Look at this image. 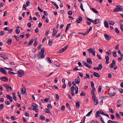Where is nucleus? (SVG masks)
Masks as SVG:
<instances>
[{"label": "nucleus", "mask_w": 123, "mask_h": 123, "mask_svg": "<svg viewBox=\"0 0 123 123\" xmlns=\"http://www.w3.org/2000/svg\"><path fill=\"white\" fill-rule=\"evenodd\" d=\"M41 51H40L38 54V59H40V58H43L45 57V55H44V48H42L41 49Z\"/></svg>", "instance_id": "f257e3e1"}, {"label": "nucleus", "mask_w": 123, "mask_h": 123, "mask_svg": "<svg viewBox=\"0 0 123 123\" xmlns=\"http://www.w3.org/2000/svg\"><path fill=\"white\" fill-rule=\"evenodd\" d=\"M117 8H115L114 9V11L115 12H118L122 11L123 9V7L120 5H118L116 6Z\"/></svg>", "instance_id": "f03ea898"}, {"label": "nucleus", "mask_w": 123, "mask_h": 123, "mask_svg": "<svg viewBox=\"0 0 123 123\" xmlns=\"http://www.w3.org/2000/svg\"><path fill=\"white\" fill-rule=\"evenodd\" d=\"M18 76L19 77H21L24 74V72L23 70H19L18 71V73H16Z\"/></svg>", "instance_id": "7ed1b4c3"}, {"label": "nucleus", "mask_w": 123, "mask_h": 123, "mask_svg": "<svg viewBox=\"0 0 123 123\" xmlns=\"http://www.w3.org/2000/svg\"><path fill=\"white\" fill-rule=\"evenodd\" d=\"M68 45H66V46L64 47L63 48H62L61 49H60L58 52V53H61L64 51H65L66 49H67L68 48Z\"/></svg>", "instance_id": "20e7f679"}, {"label": "nucleus", "mask_w": 123, "mask_h": 123, "mask_svg": "<svg viewBox=\"0 0 123 123\" xmlns=\"http://www.w3.org/2000/svg\"><path fill=\"white\" fill-rule=\"evenodd\" d=\"M104 36L105 39L107 40H109L112 38L111 36L106 34H105L104 35Z\"/></svg>", "instance_id": "39448f33"}, {"label": "nucleus", "mask_w": 123, "mask_h": 123, "mask_svg": "<svg viewBox=\"0 0 123 123\" xmlns=\"http://www.w3.org/2000/svg\"><path fill=\"white\" fill-rule=\"evenodd\" d=\"M0 80L3 81H8V78L6 77H1L0 78Z\"/></svg>", "instance_id": "423d86ee"}, {"label": "nucleus", "mask_w": 123, "mask_h": 123, "mask_svg": "<svg viewBox=\"0 0 123 123\" xmlns=\"http://www.w3.org/2000/svg\"><path fill=\"white\" fill-rule=\"evenodd\" d=\"M0 71L1 73L5 74H7L6 71L4 70L3 68H0Z\"/></svg>", "instance_id": "0eeeda50"}, {"label": "nucleus", "mask_w": 123, "mask_h": 123, "mask_svg": "<svg viewBox=\"0 0 123 123\" xmlns=\"http://www.w3.org/2000/svg\"><path fill=\"white\" fill-rule=\"evenodd\" d=\"M116 62L115 60H113L111 63L110 65V67H111L112 68H113V67L115 65Z\"/></svg>", "instance_id": "6e6552de"}, {"label": "nucleus", "mask_w": 123, "mask_h": 123, "mask_svg": "<svg viewBox=\"0 0 123 123\" xmlns=\"http://www.w3.org/2000/svg\"><path fill=\"white\" fill-rule=\"evenodd\" d=\"M21 92L22 94H26V89L25 87H24L23 88H22L21 89Z\"/></svg>", "instance_id": "1a4fd4ad"}, {"label": "nucleus", "mask_w": 123, "mask_h": 123, "mask_svg": "<svg viewBox=\"0 0 123 123\" xmlns=\"http://www.w3.org/2000/svg\"><path fill=\"white\" fill-rule=\"evenodd\" d=\"M82 61L83 62V64H84L85 66L89 68H91V66L89 64H88L86 62H85L83 61Z\"/></svg>", "instance_id": "9d476101"}, {"label": "nucleus", "mask_w": 123, "mask_h": 123, "mask_svg": "<svg viewBox=\"0 0 123 123\" xmlns=\"http://www.w3.org/2000/svg\"><path fill=\"white\" fill-rule=\"evenodd\" d=\"M87 62L90 64H91L92 63V62L91 60V58H86Z\"/></svg>", "instance_id": "9b49d317"}, {"label": "nucleus", "mask_w": 123, "mask_h": 123, "mask_svg": "<svg viewBox=\"0 0 123 123\" xmlns=\"http://www.w3.org/2000/svg\"><path fill=\"white\" fill-rule=\"evenodd\" d=\"M82 18L81 17L79 16V19L76 20L77 22L78 23H79L80 22L82 21Z\"/></svg>", "instance_id": "f8f14e48"}, {"label": "nucleus", "mask_w": 123, "mask_h": 123, "mask_svg": "<svg viewBox=\"0 0 123 123\" xmlns=\"http://www.w3.org/2000/svg\"><path fill=\"white\" fill-rule=\"evenodd\" d=\"M12 39L10 38H9L7 40V43L9 45H10L12 43Z\"/></svg>", "instance_id": "ddd939ff"}, {"label": "nucleus", "mask_w": 123, "mask_h": 123, "mask_svg": "<svg viewBox=\"0 0 123 123\" xmlns=\"http://www.w3.org/2000/svg\"><path fill=\"white\" fill-rule=\"evenodd\" d=\"M104 24L106 28H108L109 27V25L108 22L107 21H105L104 22Z\"/></svg>", "instance_id": "4468645a"}, {"label": "nucleus", "mask_w": 123, "mask_h": 123, "mask_svg": "<svg viewBox=\"0 0 123 123\" xmlns=\"http://www.w3.org/2000/svg\"><path fill=\"white\" fill-rule=\"evenodd\" d=\"M102 68V65L101 64H99L98 67H97V70H99L101 69Z\"/></svg>", "instance_id": "2eb2a0df"}, {"label": "nucleus", "mask_w": 123, "mask_h": 123, "mask_svg": "<svg viewBox=\"0 0 123 123\" xmlns=\"http://www.w3.org/2000/svg\"><path fill=\"white\" fill-rule=\"evenodd\" d=\"M100 19H95L94 20V21L93 22V23L96 24L98 23L99 22Z\"/></svg>", "instance_id": "dca6fc26"}, {"label": "nucleus", "mask_w": 123, "mask_h": 123, "mask_svg": "<svg viewBox=\"0 0 123 123\" xmlns=\"http://www.w3.org/2000/svg\"><path fill=\"white\" fill-rule=\"evenodd\" d=\"M71 25V24L69 23L66 26V28L65 32H67V31L68 30V29L69 28L70 26Z\"/></svg>", "instance_id": "f3484780"}, {"label": "nucleus", "mask_w": 123, "mask_h": 123, "mask_svg": "<svg viewBox=\"0 0 123 123\" xmlns=\"http://www.w3.org/2000/svg\"><path fill=\"white\" fill-rule=\"evenodd\" d=\"M93 75L94 76L98 78H99L100 76V75L98 73L96 72H94V73Z\"/></svg>", "instance_id": "a211bd4d"}, {"label": "nucleus", "mask_w": 123, "mask_h": 123, "mask_svg": "<svg viewBox=\"0 0 123 123\" xmlns=\"http://www.w3.org/2000/svg\"><path fill=\"white\" fill-rule=\"evenodd\" d=\"M93 100H94V104L95 105H97L98 103V100L97 99H95H95Z\"/></svg>", "instance_id": "6ab92c4d"}, {"label": "nucleus", "mask_w": 123, "mask_h": 123, "mask_svg": "<svg viewBox=\"0 0 123 123\" xmlns=\"http://www.w3.org/2000/svg\"><path fill=\"white\" fill-rule=\"evenodd\" d=\"M53 40L49 39V41L48 44L49 46H51L52 44Z\"/></svg>", "instance_id": "aec40b11"}, {"label": "nucleus", "mask_w": 123, "mask_h": 123, "mask_svg": "<svg viewBox=\"0 0 123 123\" xmlns=\"http://www.w3.org/2000/svg\"><path fill=\"white\" fill-rule=\"evenodd\" d=\"M99 114H100L99 111H98L96 112L95 114V116L96 118L100 117L99 116Z\"/></svg>", "instance_id": "412c9836"}, {"label": "nucleus", "mask_w": 123, "mask_h": 123, "mask_svg": "<svg viewBox=\"0 0 123 123\" xmlns=\"http://www.w3.org/2000/svg\"><path fill=\"white\" fill-rule=\"evenodd\" d=\"M57 31H56V30H54L52 33V36L53 37H54L57 34Z\"/></svg>", "instance_id": "4be33fe9"}, {"label": "nucleus", "mask_w": 123, "mask_h": 123, "mask_svg": "<svg viewBox=\"0 0 123 123\" xmlns=\"http://www.w3.org/2000/svg\"><path fill=\"white\" fill-rule=\"evenodd\" d=\"M93 50L92 48H90L87 50V51H88V53L90 54L92 53L93 51Z\"/></svg>", "instance_id": "5701e85b"}, {"label": "nucleus", "mask_w": 123, "mask_h": 123, "mask_svg": "<svg viewBox=\"0 0 123 123\" xmlns=\"http://www.w3.org/2000/svg\"><path fill=\"white\" fill-rule=\"evenodd\" d=\"M46 59L47 61L50 64L52 63L51 61L50 60V58L49 57H47Z\"/></svg>", "instance_id": "b1692460"}, {"label": "nucleus", "mask_w": 123, "mask_h": 123, "mask_svg": "<svg viewBox=\"0 0 123 123\" xmlns=\"http://www.w3.org/2000/svg\"><path fill=\"white\" fill-rule=\"evenodd\" d=\"M32 106L33 107L32 109L33 108H34L35 109H36V108L38 107V105L36 104L35 103H33L32 104Z\"/></svg>", "instance_id": "393cba45"}, {"label": "nucleus", "mask_w": 123, "mask_h": 123, "mask_svg": "<svg viewBox=\"0 0 123 123\" xmlns=\"http://www.w3.org/2000/svg\"><path fill=\"white\" fill-rule=\"evenodd\" d=\"M33 39H31L30 40V41L28 43V45H31L33 43Z\"/></svg>", "instance_id": "a878e982"}, {"label": "nucleus", "mask_w": 123, "mask_h": 123, "mask_svg": "<svg viewBox=\"0 0 123 123\" xmlns=\"http://www.w3.org/2000/svg\"><path fill=\"white\" fill-rule=\"evenodd\" d=\"M75 82L76 84H78L80 83V81L79 79L76 78L75 80Z\"/></svg>", "instance_id": "bb28decb"}, {"label": "nucleus", "mask_w": 123, "mask_h": 123, "mask_svg": "<svg viewBox=\"0 0 123 123\" xmlns=\"http://www.w3.org/2000/svg\"><path fill=\"white\" fill-rule=\"evenodd\" d=\"M3 59L4 60H6L8 58V57L7 56V55H5L4 54V55H3V56L2 57Z\"/></svg>", "instance_id": "cd10ccee"}, {"label": "nucleus", "mask_w": 123, "mask_h": 123, "mask_svg": "<svg viewBox=\"0 0 123 123\" xmlns=\"http://www.w3.org/2000/svg\"><path fill=\"white\" fill-rule=\"evenodd\" d=\"M76 106L77 108H79L80 107L79 102L78 101V102H76Z\"/></svg>", "instance_id": "c85d7f7f"}, {"label": "nucleus", "mask_w": 123, "mask_h": 123, "mask_svg": "<svg viewBox=\"0 0 123 123\" xmlns=\"http://www.w3.org/2000/svg\"><path fill=\"white\" fill-rule=\"evenodd\" d=\"M39 118L40 119L43 120H44L45 119V117L42 115L40 116Z\"/></svg>", "instance_id": "c756f323"}, {"label": "nucleus", "mask_w": 123, "mask_h": 123, "mask_svg": "<svg viewBox=\"0 0 123 123\" xmlns=\"http://www.w3.org/2000/svg\"><path fill=\"white\" fill-rule=\"evenodd\" d=\"M91 10L95 13H98V11L94 8H91Z\"/></svg>", "instance_id": "7c9ffc66"}, {"label": "nucleus", "mask_w": 123, "mask_h": 123, "mask_svg": "<svg viewBox=\"0 0 123 123\" xmlns=\"http://www.w3.org/2000/svg\"><path fill=\"white\" fill-rule=\"evenodd\" d=\"M86 93L84 91H82L80 93V95L81 96H84L86 95Z\"/></svg>", "instance_id": "2f4dec72"}, {"label": "nucleus", "mask_w": 123, "mask_h": 123, "mask_svg": "<svg viewBox=\"0 0 123 123\" xmlns=\"http://www.w3.org/2000/svg\"><path fill=\"white\" fill-rule=\"evenodd\" d=\"M115 31L116 33L118 34L119 33L120 31L117 28H116L115 29Z\"/></svg>", "instance_id": "473e14b6"}, {"label": "nucleus", "mask_w": 123, "mask_h": 123, "mask_svg": "<svg viewBox=\"0 0 123 123\" xmlns=\"http://www.w3.org/2000/svg\"><path fill=\"white\" fill-rule=\"evenodd\" d=\"M115 116L117 118V119H120V116L118 113H116L115 114Z\"/></svg>", "instance_id": "72a5a7b5"}, {"label": "nucleus", "mask_w": 123, "mask_h": 123, "mask_svg": "<svg viewBox=\"0 0 123 123\" xmlns=\"http://www.w3.org/2000/svg\"><path fill=\"white\" fill-rule=\"evenodd\" d=\"M109 23L110 25H114V23L113 21H109Z\"/></svg>", "instance_id": "f704fd0d"}, {"label": "nucleus", "mask_w": 123, "mask_h": 123, "mask_svg": "<svg viewBox=\"0 0 123 123\" xmlns=\"http://www.w3.org/2000/svg\"><path fill=\"white\" fill-rule=\"evenodd\" d=\"M13 37L18 41L19 40V38L16 35H14Z\"/></svg>", "instance_id": "c9c22d12"}, {"label": "nucleus", "mask_w": 123, "mask_h": 123, "mask_svg": "<svg viewBox=\"0 0 123 123\" xmlns=\"http://www.w3.org/2000/svg\"><path fill=\"white\" fill-rule=\"evenodd\" d=\"M45 112L46 113H49L50 112V110L48 109L47 108H46L45 109Z\"/></svg>", "instance_id": "e433bc0d"}, {"label": "nucleus", "mask_w": 123, "mask_h": 123, "mask_svg": "<svg viewBox=\"0 0 123 123\" xmlns=\"http://www.w3.org/2000/svg\"><path fill=\"white\" fill-rule=\"evenodd\" d=\"M92 109L86 115V116H90V115L92 113Z\"/></svg>", "instance_id": "4c0bfd02"}, {"label": "nucleus", "mask_w": 123, "mask_h": 123, "mask_svg": "<svg viewBox=\"0 0 123 123\" xmlns=\"http://www.w3.org/2000/svg\"><path fill=\"white\" fill-rule=\"evenodd\" d=\"M56 99L58 101L59 100V97L58 95L57 94H55Z\"/></svg>", "instance_id": "58836bf2"}, {"label": "nucleus", "mask_w": 123, "mask_h": 123, "mask_svg": "<svg viewBox=\"0 0 123 123\" xmlns=\"http://www.w3.org/2000/svg\"><path fill=\"white\" fill-rule=\"evenodd\" d=\"M70 89L71 91L74 92L75 89V87L74 86H72L71 87Z\"/></svg>", "instance_id": "ea45409f"}, {"label": "nucleus", "mask_w": 123, "mask_h": 123, "mask_svg": "<svg viewBox=\"0 0 123 123\" xmlns=\"http://www.w3.org/2000/svg\"><path fill=\"white\" fill-rule=\"evenodd\" d=\"M26 5L24 4L23 6V9H22L23 10H25L26 9Z\"/></svg>", "instance_id": "a19ab883"}, {"label": "nucleus", "mask_w": 123, "mask_h": 123, "mask_svg": "<svg viewBox=\"0 0 123 123\" xmlns=\"http://www.w3.org/2000/svg\"><path fill=\"white\" fill-rule=\"evenodd\" d=\"M30 2L29 0L27 1L26 2V5L27 6H29Z\"/></svg>", "instance_id": "79ce46f5"}, {"label": "nucleus", "mask_w": 123, "mask_h": 123, "mask_svg": "<svg viewBox=\"0 0 123 123\" xmlns=\"http://www.w3.org/2000/svg\"><path fill=\"white\" fill-rule=\"evenodd\" d=\"M80 8H81V10L82 11H84L85 10L84 9H83V5H82V3H81V5H80Z\"/></svg>", "instance_id": "37998d69"}, {"label": "nucleus", "mask_w": 123, "mask_h": 123, "mask_svg": "<svg viewBox=\"0 0 123 123\" xmlns=\"http://www.w3.org/2000/svg\"><path fill=\"white\" fill-rule=\"evenodd\" d=\"M15 31L16 33L17 34H18L20 32L19 30L18 29H16Z\"/></svg>", "instance_id": "c03bdc74"}, {"label": "nucleus", "mask_w": 123, "mask_h": 123, "mask_svg": "<svg viewBox=\"0 0 123 123\" xmlns=\"http://www.w3.org/2000/svg\"><path fill=\"white\" fill-rule=\"evenodd\" d=\"M5 104L7 105H9L10 104V103L8 101H5Z\"/></svg>", "instance_id": "a18cd8bd"}, {"label": "nucleus", "mask_w": 123, "mask_h": 123, "mask_svg": "<svg viewBox=\"0 0 123 123\" xmlns=\"http://www.w3.org/2000/svg\"><path fill=\"white\" fill-rule=\"evenodd\" d=\"M8 73L9 74H17V73H15L14 72H11L10 71H9L8 72Z\"/></svg>", "instance_id": "49530a36"}, {"label": "nucleus", "mask_w": 123, "mask_h": 123, "mask_svg": "<svg viewBox=\"0 0 123 123\" xmlns=\"http://www.w3.org/2000/svg\"><path fill=\"white\" fill-rule=\"evenodd\" d=\"M100 113L104 115H105V113L103 112V111L101 110L100 111H99Z\"/></svg>", "instance_id": "de8ad7c7"}, {"label": "nucleus", "mask_w": 123, "mask_h": 123, "mask_svg": "<svg viewBox=\"0 0 123 123\" xmlns=\"http://www.w3.org/2000/svg\"><path fill=\"white\" fill-rule=\"evenodd\" d=\"M92 98L93 99H95H95H96V95L95 93H94V94H93Z\"/></svg>", "instance_id": "09e8293b"}, {"label": "nucleus", "mask_w": 123, "mask_h": 123, "mask_svg": "<svg viewBox=\"0 0 123 123\" xmlns=\"http://www.w3.org/2000/svg\"><path fill=\"white\" fill-rule=\"evenodd\" d=\"M5 32L4 31H1L0 32V35L2 36L5 34Z\"/></svg>", "instance_id": "8fccbe9b"}, {"label": "nucleus", "mask_w": 123, "mask_h": 123, "mask_svg": "<svg viewBox=\"0 0 123 123\" xmlns=\"http://www.w3.org/2000/svg\"><path fill=\"white\" fill-rule=\"evenodd\" d=\"M119 91L120 93H122L123 92V89L121 88L119 89Z\"/></svg>", "instance_id": "3c124183"}, {"label": "nucleus", "mask_w": 123, "mask_h": 123, "mask_svg": "<svg viewBox=\"0 0 123 123\" xmlns=\"http://www.w3.org/2000/svg\"><path fill=\"white\" fill-rule=\"evenodd\" d=\"M49 98H46L44 100V101L47 102L49 101Z\"/></svg>", "instance_id": "603ef678"}, {"label": "nucleus", "mask_w": 123, "mask_h": 123, "mask_svg": "<svg viewBox=\"0 0 123 123\" xmlns=\"http://www.w3.org/2000/svg\"><path fill=\"white\" fill-rule=\"evenodd\" d=\"M115 117L114 115L113 114H111V118L112 120L114 119L115 118Z\"/></svg>", "instance_id": "864d4df0"}, {"label": "nucleus", "mask_w": 123, "mask_h": 123, "mask_svg": "<svg viewBox=\"0 0 123 123\" xmlns=\"http://www.w3.org/2000/svg\"><path fill=\"white\" fill-rule=\"evenodd\" d=\"M11 118L13 120H15L16 119V118H15V117L13 116H11Z\"/></svg>", "instance_id": "5fc2aeb1"}, {"label": "nucleus", "mask_w": 123, "mask_h": 123, "mask_svg": "<svg viewBox=\"0 0 123 123\" xmlns=\"http://www.w3.org/2000/svg\"><path fill=\"white\" fill-rule=\"evenodd\" d=\"M17 94H18V96L19 97L20 99H21V96H20L21 94H20V93L19 91H18V92Z\"/></svg>", "instance_id": "6e6d98bb"}, {"label": "nucleus", "mask_w": 123, "mask_h": 123, "mask_svg": "<svg viewBox=\"0 0 123 123\" xmlns=\"http://www.w3.org/2000/svg\"><path fill=\"white\" fill-rule=\"evenodd\" d=\"M90 83L91 85V87H94V84L93 82L92 81H91L90 82Z\"/></svg>", "instance_id": "4d7b16f0"}, {"label": "nucleus", "mask_w": 123, "mask_h": 123, "mask_svg": "<svg viewBox=\"0 0 123 123\" xmlns=\"http://www.w3.org/2000/svg\"><path fill=\"white\" fill-rule=\"evenodd\" d=\"M65 107L64 105L62 106L61 108V110H64L65 109Z\"/></svg>", "instance_id": "13d9d810"}, {"label": "nucleus", "mask_w": 123, "mask_h": 123, "mask_svg": "<svg viewBox=\"0 0 123 123\" xmlns=\"http://www.w3.org/2000/svg\"><path fill=\"white\" fill-rule=\"evenodd\" d=\"M25 116H26L29 117V114L28 113L25 112Z\"/></svg>", "instance_id": "bf43d9fd"}, {"label": "nucleus", "mask_w": 123, "mask_h": 123, "mask_svg": "<svg viewBox=\"0 0 123 123\" xmlns=\"http://www.w3.org/2000/svg\"><path fill=\"white\" fill-rule=\"evenodd\" d=\"M66 106L68 108L70 109V106L69 105V104L68 103H66Z\"/></svg>", "instance_id": "052dcab7"}, {"label": "nucleus", "mask_w": 123, "mask_h": 123, "mask_svg": "<svg viewBox=\"0 0 123 123\" xmlns=\"http://www.w3.org/2000/svg\"><path fill=\"white\" fill-rule=\"evenodd\" d=\"M78 64L80 67H82L83 66L81 63L79 62H78Z\"/></svg>", "instance_id": "680f3d73"}, {"label": "nucleus", "mask_w": 123, "mask_h": 123, "mask_svg": "<svg viewBox=\"0 0 123 123\" xmlns=\"http://www.w3.org/2000/svg\"><path fill=\"white\" fill-rule=\"evenodd\" d=\"M113 56L116 57L117 56V53L116 52H114L113 54Z\"/></svg>", "instance_id": "e2e57ef3"}, {"label": "nucleus", "mask_w": 123, "mask_h": 123, "mask_svg": "<svg viewBox=\"0 0 123 123\" xmlns=\"http://www.w3.org/2000/svg\"><path fill=\"white\" fill-rule=\"evenodd\" d=\"M120 28L121 31H123V25L121 24Z\"/></svg>", "instance_id": "0e129e2a"}, {"label": "nucleus", "mask_w": 123, "mask_h": 123, "mask_svg": "<svg viewBox=\"0 0 123 123\" xmlns=\"http://www.w3.org/2000/svg\"><path fill=\"white\" fill-rule=\"evenodd\" d=\"M10 86H6V90L7 91V92H8L9 91V89L10 88Z\"/></svg>", "instance_id": "69168bd1"}, {"label": "nucleus", "mask_w": 123, "mask_h": 123, "mask_svg": "<svg viewBox=\"0 0 123 123\" xmlns=\"http://www.w3.org/2000/svg\"><path fill=\"white\" fill-rule=\"evenodd\" d=\"M4 107V105L2 104H1L0 105V109L2 110V109Z\"/></svg>", "instance_id": "338daca9"}, {"label": "nucleus", "mask_w": 123, "mask_h": 123, "mask_svg": "<svg viewBox=\"0 0 123 123\" xmlns=\"http://www.w3.org/2000/svg\"><path fill=\"white\" fill-rule=\"evenodd\" d=\"M68 14L69 15H71L72 14V13L71 11H69L68 12Z\"/></svg>", "instance_id": "774afa93"}]
</instances>
